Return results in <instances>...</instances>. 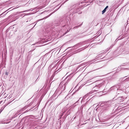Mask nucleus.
Here are the masks:
<instances>
[{"label": "nucleus", "mask_w": 129, "mask_h": 129, "mask_svg": "<svg viewBox=\"0 0 129 129\" xmlns=\"http://www.w3.org/2000/svg\"><path fill=\"white\" fill-rule=\"evenodd\" d=\"M67 33V32H66V33H64V34H66Z\"/></svg>", "instance_id": "f03ea898"}, {"label": "nucleus", "mask_w": 129, "mask_h": 129, "mask_svg": "<svg viewBox=\"0 0 129 129\" xmlns=\"http://www.w3.org/2000/svg\"><path fill=\"white\" fill-rule=\"evenodd\" d=\"M108 7V6H106V8L104 9L102 11V14H103L106 11V9Z\"/></svg>", "instance_id": "f257e3e1"}, {"label": "nucleus", "mask_w": 129, "mask_h": 129, "mask_svg": "<svg viewBox=\"0 0 129 129\" xmlns=\"http://www.w3.org/2000/svg\"><path fill=\"white\" fill-rule=\"evenodd\" d=\"M107 125V126H108V125Z\"/></svg>", "instance_id": "7ed1b4c3"}]
</instances>
